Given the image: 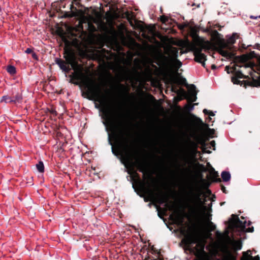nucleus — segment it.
I'll return each instance as SVG.
<instances>
[{
  "label": "nucleus",
  "instance_id": "1",
  "mask_svg": "<svg viewBox=\"0 0 260 260\" xmlns=\"http://www.w3.org/2000/svg\"><path fill=\"white\" fill-rule=\"evenodd\" d=\"M103 124L107 131L111 133V134H109L108 140L109 144L112 146V153L116 156H121V161L127 169V173L131 175L132 180L135 181L136 178L141 184L139 175L135 168L143 174V178H145L147 165L144 160L137 157L134 161L132 158V152L138 154V151L134 147L132 135L126 124L125 115L121 108L114 111L106 109L103 111Z\"/></svg>",
  "mask_w": 260,
  "mask_h": 260
},
{
  "label": "nucleus",
  "instance_id": "2",
  "mask_svg": "<svg viewBox=\"0 0 260 260\" xmlns=\"http://www.w3.org/2000/svg\"><path fill=\"white\" fill-rule=\"evenodd\" d=\"M85 91L82 92V95L85 98L90 101H94L101 104H105L108 99L107 94L109 93L108 89L103 92L101 87L98 84L92 83L88 84L83 82Z\"/></svg>",
  "mask_w": 260,
  "mask_h": 260
},
{
  "label": "nucleus",
  "instance_id": "3",
  "mask_svg": "<svg viewBox=\"0 0 260 260\" xmlns=\"http://www.w3.org/2000/svg\"><path fill=\"white\" fill-rule=\"evenodd\" d=\"M194 42L189 43V46L191 51L193 52L194 60L198 62L207 60L206 56L202 53L203 49L209 50L211 48V43L208 41H205L197 35L193 39Z\"/></svg>",
  "mask_w": 260,
  "mask_h": 260
},
{
  "label": "nucleus",
  "instance_id": "4",
  "mask_svg": "<svg viewBox=\"0 0 260 260\" xmlns=\"http://www.w3.org/2000/svg\"><path fill=\"white\" fill-rule=\"evenodd\" d=\"M182 234L184 235V238L182 240V242L186 246L190 247L192 244L197 243L196 246L190 249L191 252H193L197 257H199L203 253H205V245L203 243L198 242L199 238L196 233H189L183 229Z\"/></svg>",
  "mask_w": 260,
  "mask_h": 260
},
{
  "label": "nucleus",
  "instance_id": "5",
  "mask_svg": "<svg viewBox=\"0 0 260 260\" xmlns=\"http://www.w3.org/2000/svg\"><path fill=\"white\" fill-rule=\"evenodd\" d=\"M172 91L176 93L178 95L182 97L183 99H187L188 96L185 90L182 88L178 89V85H175L176 84H185L186 86H188V84L186 83V79L185 78H182L180 81H177L175 79H172Z\"/></svg>",
  "mask_w": 260,
  "mask_h": 260
},
{
  "label": "nucleus",
  "instance_id": "6",
  "mask_svg": "<svg viewBox=\"0 0 260 260\" xmlns=\"http://www.w3.org/2000/svg\"><path fill=\"white\" fill-rule=\"evenodd\" d=\"M231 216V218L229 220L230 228L233 230L236 228H239L241 229V231H244L246 222H243L240 220L237 215L232 214Z\"/></svg>",
  "mask_w": 260,
  "mask_h": 260
},
{
  "label": "nucleus",
  "instance_id": "7",
  "mask_svg": "<svg viewBox=\"0 0 260 260\" xmlns=\"http://www.w3.org/2000/svg\"><path fill=\"white\" fill-rule=\"evenodd\" d=\"M156 198L157 200V202L159 204H162L165 203V206L170 210H173L174 207L170 203H172L171 202H169V196L167 192L162 191H160L158 193L156 194Z\"/></svg>",
  "mask_w": 260,
  "mask_h": 260
},
{
  "label": "nucleus",
  "instance_id": "8",
  "mask_svg": "<svg viewBox=\"0 0 260 260\" xmlns=\"http://www.w3.org/2000/svg\"><path fill=\"white\" fill-rule=\"evenodd\" d=\"M166 53L169 56H163L164 64L165 65L168 64L171 61L178 58V49L175 47H171L167 52Z\"/></svg>",
  "mask_w": 260,
  "mask_h": 260
},
{
  "label": "nucleus",
  "instance_id": "9",
  "mask_svg": "<svg viewBox=\"0 0 260 260\" xmlns=\"http://www.w3.org/2000/svg\"><path fill=\"white\" fill-rule=\"evenodd\" d=\"M170 218L174 222L178 223L179 225H182L183 224V217L179 212H176L175 214L171 215Z\"/></svg>",
  "mask_w": 260,
  "mask_h": 260
},
{
  "label": "nucleus",
  "instance_id": "10",
  "mask_svg": "<svg viewBox=\"0 0 260 260\" xmlns=\"http://www.w3.org/2000/svg\"><path fill=\"white\" fill-rule=\"evenodd\" d=\"M82 73L80 72H75L70 75V82L77 85H81L78 80L81 79Z\"/></svg>",
  "mask_w": 260,
  "mask_h": 260
},
{
  "label": "nucleus",
  "instance_id": "11",
  "mask_svg": "<svg viewBox=\"0 0 260 260\" xmlns=\"http://www.w3.org/2000/svg\"><path fill=\"white\" fill-rule=\"evenodd\" d=\"M123 17L125 18L127 20L131 26L135 27V24L133 20L135 19V16L133 12L126 11L123 13Z\"/></svg>",
  "mask_w": 260,
  "mask_h": 260
},
{
  "label": "nucleus",
  "instance_id": "12",
  "mask_svg": "<svg viewBox=\"0 0 260 260\" xmlns=\"http://www.w3.org/2000/svg\"><path fill=\"white\" fill-rule=\"evenodd\" d=\"M190 100L191 102H195L197 99V91H196V87L194 84H191L189 89Z\"/></svg>",
  "mask_w": 260,
  "mask_h": 260
},
{
  "label": "nucleus",
  "instance_id": "13",
  "mask_svg": "<svg viewBox=\"0 0 260 260\" xmlns=\"http://www.w3.org/2000/svg\"><path fill=\"white\" fill-rule=\"evenodd\" d=\"M55 62L57 64L59 68L66 72H68L70 71V68L66 65L67 63L60 58H56L55 59Z\"/></svg>",
  "mask_w": 260,
  "mask_h": 260
},
{
  "label": "nucleus",
  "instance_id": "14",
  "mask_svg": "<svg viewBox=\"0 0 260 260\" xmlns=\"http://www.w3.org/2000/svg\"><path fill=\"white\" fill-rule=\"evenodd\" d=\"M64 58L67 61V63L71 64L72 66L76 63V57L74 53L68 52L65 56Z\"/></svg>",
  "mask_w": 260,
  "mask_h": 260
},
{
  "label": "nucleus",
  "instance_id": "15",
  "mask_svg": "<svg viewBox=\"0 0 260 260\" xmlns=\"http://www.w3.org/2000/svg\"><path fill=\"white\" fill-rule=\"evenodd\" d=\"M249 252H251L250 250H248L246 252H243V256L241 258V260H260L259 257L258 255H256L254 257H253L251 253L249 254Z\"/></svg>",
  "mask_w": 260,
  "mask_h": 260
},
{
  "label": "nucleus",
  "instance_id": "16",
  "mask_svg": "<svg viewBox=\"0 0 260 260\" xmlns=\"http://www.w3.org/2000/svg\"><path fill=\"white\" fill-rule=\"evenodd\" d=\"M218 53L223 57L229 59H232L235 57V54L233 52H229L224 49H217L216 50Z\"/></svg>",
  "mask_w": 260,
  "mask_h": 260
},
{
  "label": "nucleus",
  "instance_id": "17",
  "mask_svg": "<svg viewBox=\"0 0 260 260\" xmlns=\"http://www.w3.org/2000/svg\"><path fill=\"white\" fill-rule=\"evenodd\" d=\"M232 47L229 45L228 43L225 42L223 40H221L218 43L217 49H228L231 50Z\"/></svg>",
  "mask_w": 260,
  "mask_h": 260
},
{
  "label": "nucleus",
  "instance_id": "18",
  "mask_svg": "<svg viewBox=\"0 0 260 260\" xmlns=\"http://www.w3.org/2000/svg\"><path fill=\"white\" fill-rule=\"evenodd\" d=\"M233 71L232 73L234 74L235 77L238 78H247V76L244 75L241 71H236L235 67L232 68Z\"/></svg>",
  "mask_w": 260,
  "mask_h": 260
},
{
  "label": "nucleus",
  "instance_id": "19",
  "mask_svg": "<svg viewBox=\"0 0 260 260\" xmlns=\"http://www.w3.org/2000/svg\"><path fill=\"white\" fill-rule=\"evenodd\" d=\"M12 99V103H20L22 102V95L20 93H17L15 95H14Z\"/></svg>",
  "mask_w": 260,
  "mask_h": 260
},
{
  "label": "nucleus",
  "instance_id": "20",
  "mask_svg": "<svg viewBox=\"0 0 260 260\" xmlns=\"http://www.w3.org/2000/svg\"><path fill=\"white\" fill-rule=\"evenodd\" d=\"M190 115H191V117L193 118L192 122L194 124H199L201 126H203V125H206V124L204 123V122H203V121L202 120V119L198 117L193 114H191ZM206 125H207L206 124Z\"/></svg>",
  "mask_w": 260,
  "mask_h": 260
},
{
  "label": "nucleus",
  "instance_id": "21",
  "mask_svg": "<svg viewBox=\"0 0 260 260\" xmlns=\"http://www.w3.org/2000/svg\"><path fill=\"white\" fill-rule=\"evenodd\" d=\"M239 37V35L237 33H233L232 36H231L228 40V44L231 45L234 44L236 42V39H238Z\"/></svg>",
  "mask_w": 260,
  "mask_h": 260
},
{
  "label": "nucleus",
  "instance_id": "22",
  "mask_svg": "<svg viewBox=\"0 0 260 260\" xmlns=\"http://www.w3.org/2000/svg\"><path fill=\"white\" fill-rule=\"evenodd\" d=\"M221 178L224 182H227L231 179V174L229 172L223 171L221 173Z\"/></svg>",
  "mask_w": 260,
  "mask_h": 260
},
{
  "label": "nucleus",
  "instance_id": "23",
  "mask_svg": "<svg viewBox=\"0 0 260 260\" xmlns=\"http://www.w3.org/2000/svg\"><path fill=\"white\" fill-rule=\"evenodd\" d=\"M171 64H172V66H175L177 69H179L181 67L182 64V62L177 58L176 59L174 60L173 61H171L169 62L168 64H165V66H169Z\"/></svg>",
  "mask_w": 260,
  "mask_h": 260
},
{
  "label": "nucleus",
  "instance_id": "24",
  "mask_svg": "<svg viewBox=\"0 0 260 260\" xmlns=\"http://www.w3.org/2000/svg\"><path fill=\"white\" fill-rule=\"evenodd\" d=\"M233 246L235 250H240L242 248V242L241 241H234Z\"/></svg>",
  "mask_w": 260,
  "mask_h": 260
},
{
  "label": "nucleus",
  "instance_id": "25",
  "mask_svg": "<svg viewBox=\"0 0 260 260\" xmlns=\"http://www.w3.org/2000/svg\"><path fill=\"white\" fill-rule=\"evenodd\" d=\"M12 99L8 95H4L0 100V103H12Z\"/></svg>",
  "mask_w": 260,
  "mask_h": 260
},
{
  "label": "nucleus",
  "instance_id": "26",
  "mask_svg": "<svg viewBox=\"0 0 260 260\" xmlns=\"http://www.w3.org/2000/svg\"><path fill=\"white\" fill-rule=\"evenodd\" d=\"M36 168L38 171L40 173H43L44 172V166L43 162L40 161L36 165Z\"/></svg>",
  "mask_w": 260,
  "mask_h": 260
},
{
  "label": "nucleus",
  "instance_id": "27",
  "mask_svg": "<svg viewBox=\"0 0 260 260\" xmlns=\"http://www.w3.org/2000/svg\"><path fill=\"white\" fill-rule=\"evenodd\" d=\"M201 193L200 192V191L199 190L198 192L194 193L193 194V199L196 202H199L201 203Z\"/></svg>",
  "mask_w": 260,
  "mask_h": 260
},
{
  "label": "nucleus",
  "instance_id": "28",
  "mask_svg": "<svg viewBox=\"0 0 260 260\" xmlns=\"http://www.w3.org/2000/svg\"><path fill=\"white\" fill-rule=\"evenodd\" d=\"M147 192L149 196V198H145L144 201L145 202H148L149 201H151L152 199H153L155 197L154 192L152 191H151V190L148 189Z\"/></svg>",
  "mask_w": 260,
  "mask_h": 260
},
{
  "label": "nucleus",
  "instance_id": "29",
  "mask_svg": "<svg viewBox=\"0 0 260 260\" xmlns=\"http://www.w3.org/2000/svg\"><path fill=\"white\" fill-rule=\"evenodd\" d=\"M7 71L11 75H14L16 72V68L14 66L11 65L7 67Z\"/></svg>",
  "mask_w": 260,
  "mask_h": 260
},
{
  "label": "nucleus",
  "instance_id": "30",
  "mask_svg": "<svg viewBox=\"0 0 260 260\" xmlns=\"http://www.w3.org/2000/svg\"><path fill=\"white\" fill-rule=\"evenodd\" d=\"M100 28L102 31L106 32H109V29L107 27L106 24L104 22H101V24L100 25Z\"/></svg>",
  "mask_w": 260,
  "mask_h": 260
},
{
  "label": "nucleus",
  "instance_id": "31",
  "mask_svg": "<svg viewBox=\"0 0 260 260\" xmlns=\"http://www.w3.org/2000/svg\"><path fill=\"white\" fill-rule=\"evenodd\" d=\"M239 78L235 77V76H233L232 77V82L234 84H240L241 85L242 84V82L240 80H239L238 79Z\"/></svg>",
  "mask_w": 260,
  "mask_h": 260
},
{
  "label": "nucleus",
  "instance_id": "32",
  "mask_svg": "<svg viewBox=\"0 0 260 260\" xmlns=\"http://www.w3.org/2000/svg\"><path fill=\"white\" fill-rule=\"evenodd\" d=\"M179 170L180 171V173L181 176H185L187 172L188 171V169L186 168H181L180 166L179 167Z\"/></svg>",
  "mask_w": 260,
  "mask_h": 260
},
{
  "label": "nucleus",
  "instance_id": "33",
  "mask_svg": "<svg viewBox=\"0 0 260 260\" xmlns=\"http://www.w3.org/2000/svg\"><path fill=\"white\" fill-rule=\"evenodd\" d=\"M211 215H208L207 217V220L209 221V225L211 226V230L213 231L215 229V225L211 222L210 220L211 219Z\"/></svg>",
  "mask_w": 260,
  "mask_h": 260
},
{
  "label": "nucleus",
  "instance_id": "34",
  "mask_svg": "<svg viewBox=\"0 0 260 260\" xmlns=\"http://www.w3.org/2000/svg\"><path fill=\"white\" fill-rule=\"evenodd\" d=\"M75 16V13L73 12H66L63 17L64 18H72Z\"/></svg>",
  "mask_w": 260,
  "mask_h": 260
},
{
  "label": "nucleus",
  "instance_id": "35",
  "mask_svg": "<svg viewBox=\"0 0 260 260\" xmlns=\"http://www.w3.org/2000/svg\"><path fill=\"white\" fill-rule=\"evenodd\" d=\"M223 260H236V257L230 252H229L228 255L225 256Z\"/></svg>",
  "mask_w": 260,
  "mask_h": 260
},
{
  "label": "nucleus",
  "instance_id": "36",
  "mask_svg": "<svg viewBox=\"0 0 260 260\" xmlns=\"http://www.w3.org/2000/svg\"><path fill=\"white\" fill-rule=\"evenodd\" d=\"M203 112L204 114L209 115L210 116H214L215 115L214 113L212 111L208 110L206 109H204Z\"/></svg>",
  "mask_w": 260,
  "mask_h": 260
},
{
  "label": "nucleus",
  "instance_id": "37",
  "mask_svg": "<svg viewBox=\"0 0 260 260\" xmlns=\"http://www.w3.org/2000/svg\"><path fill=\"white\" fill-rule=\"evenodd\" d=\"M198 104V103H194L193 104L191 103H190L189 105H188L186 106V108L188 111H190L193 109L194 105H197Z\"/></svg>",
  "mask_w": 260,
  "mask_h": 260
},
{
  "label": "nucleus",
  "instance_id": "38",
  "mask_svg": "<svg viewBox=\"0 0 260 260\" xmlns=\"http://www.w3.org/2000/svg\"><path fill=\"white\" fill-rule=\"evenodd\" d=\"M160 21L163 23H167L169 20V18L166 16L162 15L160 18Z\"/></svg>",
  "mask_w": 260,
  "mask_h": 260
},
{
  "label": "nucleus",
  "instance_id": "39",
  "mask_svg": "<svg viewBox=\"0 0 260 260\" xmlns=\"http://www.w3.org/2000/svg\"><path fill=\"white\" fill-rule=\"evenodd\" d=\"M208 132L209 136H210L211 138H213V135L215 134V131L214 129L208 128Z\"/></svg>",
  "mask_w": 260,
  "mask_h": 260
},
{
  "label": "nucleus",
  "instance_id": "40",
  "mask_svg": "<svg viewBox=\"0 0 260 260\" xmlns=\"http://www.w3.org/2000/svg\"><path fill=\"white\" fill-rule=\"evenodd\" d=\"M253 231H254V228L253 226H251V227H250V228H248L247 229L245 228V230L242 231V232H249V233H252V232H253Z\"/></svg>",
  "mask_w": 260,
  "mask_h": 260
},
{
  "label": "nucleus",
  "instance_id": "41",
  "mask_svg": "<svg viewBox=\"0 0 260 260\" xmlns=\"http://www.w3.org/2000/svg\"><path fill=\"white\" fill-rule=\"evenodd\" d=\"M151 250L152 251V253L153 254L157 253L158 255L160 254V252L159 251H158L157 249H156L155 248H154L153 246L151 248Z\"/></svg>",
  "mask_w": 260,
  "mask_h": 260
},
{
  "label": "nucleus",
  "instance_id": "42",
  "mask_svg": "<svg viewBox=\"0 0 260 260\" xmlns=\"http://www.w3.org/2000/svg\"><path fill=\"white\" fill-rule=\"evenodd\" d=\"M254 82H255L256 83V84H254L253 82H248L249 83L248 85L250 86H260V81H254Z\"/></svg>",
  "mask_w": 260,
  "mask_h": 260
},
{
  "label": "nucleus",
  "instance_id": "43",
  "mask_svg": "<svg viewBox=\"0 0 260 260\" xmlns=\"http://www.w3.org/2000/svg\"><path fill=\"white\" fill-rule=\"evenodd\" d=\"M48 110H49V112H50L51 114H52V115H54V116H56V115H57V112L55 111V109H50V110H49V109H48Z\"/></svg>",
  "mask_w": 260,
  "mask_h": 260
},
{
  "label": "nucleus",
  "instance_id": "44",
  "mask_svg": "<svg viewBox=\"0 0 260 260\" xmlns=\"http://www.w3.org/2000/svg\"><path fill=\"white\" fill-rule=\"evenodd\" d=\"M220 186H221V189L222 190L223 192H224L225 193H227L228 191L226 190L225 187L223 184H220Z\"/></svg>",
  "mask_w": 260,
  "mask_h": 260
},
{
  "label": "nucleus",
  "instance_id": "45",
  "mask_svg": "<svg viewBox=\"0 0 260 260\" xmlns=\"http://www.w3.org/2000/svg\"><path fill=\"white\" fill-rule=\"evenodd\" d=\"M210 145H211V146H212V147H213V150H215V141L213 140V141H211L210 143Z\"/></svg>",
  "mask_w": 260,
  "mask_h": 260
},
{
  "label": "nucleus",
  "instance_id": "46",
  "mask_svg": "<svg viewBox=\"0 0 260 260\" xmlns=\"http://www.w3.org/2000/svg\"><path fill=\"white\" fill-rule=\"evenodd\" d=\"M25 52L27 54L32 53L34 52L32 50L29 48H27Z\"/></svg>",
  "mask_w": 260,
  "mask_h": 260
},
{
  "label": "nucleus",
  "instance_id": "47",
  "mask_svg": "<svg viewBox=\"0 0 260 260\" xmlns=\"http://www.w3.org/2000/svg\"><path fill=\"white\" fill-rule=\"evenodd\" d=\"M213 181L216 182H221V179L220 178H216L213 179Z\"/></svg>",
  "mask_w": 260,
  "mask_h": 260
},
{
  "label": "nucleus",
  "instance_id": "48",
  "mask_svg": "<svg viewBox=\"0 0 260 260\" xmlns=\"http://www.w3.org/2000/svg\"><path fill=\"white\" fill-rule=\"evenodd\" d=\"M70 10L72 11L73 10H77V8L74 6L73 5V3H72L71 5H70Z\"/></svg>",
  "mask_w": 260,
  "mask_h": 260
},
{
  "label": "nucleus",
  "instance_id": "49",
  "mask_svg": "<svg viewBox=\"0 0 260 260\" xmlns=\"http://www.w3.org/2000/svg\"><path fill=\"white\" fill-rule=\"evenodd\" d=\"M203 182L205 184L206 186L207 187H208L210 185V183L206 181V180L203 179Z\"/></svg>",
  "mask_w": 260,
  "mask_h": 260
},
{
  "label": "nucleus",
  "instance_id": "50",
  "mask_svg": "<svg viewBox=\"0 0 260 260\" xmlns=\"http://www.w3.org/2000/svg\"><path fill=\"white\" fill-rule=\"evenodd\" d=\"M230 68L229 66H226L225 68V70L226 71L228 74H230V73H232V71L230 72Z\"/></svg>",
  "mask_w": 260,
  "mask_h": 260
},
{
  "label": "nucleus",
  "instance_id": "51",
  "mask_svg": "<svg viewBox=\"0 0 260 260\" xmlns=\"http://www.w3.org/2000/svg\"><path fill=\"white\" fill-rule=\"evenodd\" d=\"M32 57L33 58H34L35 59H37V60L38 59L37 55L35 53H34V52H33L32 53Z\"/></svg>",
  "mask_w": 260,
  "mask_h": 260
},
{
  "label": "nucleus",
  "instance_id": "52",
  "mask_svg": "<svg viewBox=\"0 0 260 260\" xmlns=\"http://www.w3.org/2000/svg\"><path fill=\"white\" fill-rule=\"evenodd\" d=\"M202 147H204L206 146V142H205V140H203L202 141L201 143Z\"/></svg>",
  "mask_w": 260,
  "mask_h": 260
},
{
  "label": "nucleus",
  "instance_id": "53",
  "mask_svg": "<svg viewBox=\"0 0 260 260\" xmlns=\"http://www.w3.org/2000/svg\"><path fill=\"white\" fill-rule=\"evenodd\" d=\"M154 260H164L163 258L160 257V255H158L157 257Z\"/></svg>",
  "mask_w": 260,
  "mask_h": 260
},
{
  "label": "nucleus",
  "instance_id": "54",
  "mask_svg": "<svg viewBox=\"0 0 260 260\" xmlns=\"http://www.w3.org/2000/svg\"><path fill=\"white\" fill-rule=\"evenodd\" d=\"M110 29L111 30V31H112L113 32H115V28L112 25H111L110 26Z\"/></svg>",
  "mask_w": 260,
  "mask_h": 260
},
{
  "label": "nucleus",
  "instance_id": "55",
  "mask_svg": "<svg viewBox=\"0 0 260 260\" xmlns=\"http://www.w3.org/2000/svg\"><path fill=\"white\" fill-rule=\"evenodd\" d=\"M89 25L90 27H92L93 28V30H95V29H96L95 27L93 24L90 23V24H89Z\"/></svg>",
  "mask_w": 260,
  "mask_h": 260
},
{
  "label": "nucleus",
  "instance_id": "56",
  "mask_svg": "<svg viewBox=\"0 0 260 260\" xmlns=\"http://www.w3.org/2000/svg\"><path fill=\"white\" fill-rule=\"evenodd\" d=\"M147 72H149V74L150 75H151V69L149 67H148V68L147 69Z\"/></svg>",
  "mask_w": 260,
  "mask_h": 260
},
{
  "label": "nucleus",
  "instance_id": "57",
  "mask_svg": "<svg viewBox=\"0 0 260 260\" xmlns=\"http://www.w3.org/2000/svg\"><path fill=\"white\" fill-rule=\"evenodd\" d=\"M214 34L215 36H217L219 35V34L218 32V31L216 30H214Z\"/></svg>",
  "mask_w": 260,
  "mask_h": 260
},
{
  "label": "nucleus",
  "instance_id": "58",
  "mask_svg": "<svg viewBox=\"0 0 260 260\" xmlns=\"http://www.w3.org/2000/svg\"><path fill=\"white\" fill-rule=\"evenodd\" d=\"M211 69H212V70H214V69H216V66L215 64H212L211 66Z\"/></svg>",
  "mask_w": 260,
  "mask_h": 260
},
{
  "label": "nucleus",
  "instance_id": "59",
  "mask_svg": "<svg viewBox=\"0 0 260 260\" xmlns=\"http://www.w3.org/2000/svg\"><path fill=\"white\" fill-rule=\"evenodd\" d=\"M205 61H202V62H200L201 63H202V66H203L204 67H205L206 65Z\"/></svg>",
  "mask_w": 260,
  "mask_h": 260
},
{
  "label": "nucleus",
  "instance_id": "60",
  "mask_svg": "<svg viewBox=\"0 0 260 260\" xmlns=\"http://www.w3.org/2000/svg\"><path fill=\"white\" fill-rule=\"evenodd\" d=\"M120 87L122 89H125V87L123 84H119Z\"/></svg>",
  "mask_w": 260,
  "mask_h": 260
},
{
  "label": "nucleus",
  "instance_id": "61",
  "mask_svg": "<svg viewBox=\"0 0 260 260\" xmlns=\"http://www.w3.org/2000/svg\"><path fill=\"white\" fill-rule=\"evenodd\" d=\"M251 222L249 221L248 222V223L247 225H248V226H249V225L251 224Z\"/></svg>",
  "mask_w": 260,
  "mask_h": 260
},
{
  "label": "nucleus",
  "instance_id": "62",
  "mask_svg": "<svg viewBox=\"0 0 260 260\" xmlns=\"http://www.w3.org/2000/svg\"><path fill=\"white\" fill-rule=\"evenodd\" d=\"M215 174L216 175V176H218V173L217 172H215Z\"/></svg>",
  "mask_w": 260,
  "mask_h": 260
},
{
  "label": "nucleus",
  "instance_id": "63",
  "mask_svg": "<svg viewBox=\"0 0 260 260\" xmlns=\"http://www.w3.org/2000/svg\"><path fill=\"white\" fill-rule=\"evenodd\" d=\"M152 66L153 67H154V68H156V67L154 64H152Z\"/></svg>",
  "mask_w": 260,
  "mask_h": 260
},
{
  "label": "nucleus",
  "instance_id": "64",
  "mask_svg": "<svg viewBox=\"0 0 260 260\" xmlns=\"http://www.w3.org/2000/svg\"><path fill=\"white\" fill-rule=\"evenodd\" d=\"M95 107L96 108H99V105H98L96 104H95Z\"/></svg>",
  "mask_w": 260,
  "mask_h": 260
}]
</instances>
